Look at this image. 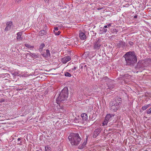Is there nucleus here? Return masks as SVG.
<instances>
[{"label":"nucleus","instance_id":"obj_18","mask_svg":"<svg viewBox=\"0 0 151 151\" xmlns=\"http://www.w3.org/2000/svg\"><path fill=\"white\" fill-rule=\"evenodd\" d=\"M45 46V45L44 43H42L40 45L39 47V50L40 51H42V50L44 47Z\"/></svg>","mask_w":151,"mask_h":151},{"label":"nucleus","instance_id":"obj_11","mask_svg":"<svg viewBox=\"0 0 151 151\" xmlns=\"http://www.w3.org/2000/svg\"><path fill=\"white\" fill-rule=\"evenodd\" d=\"M86 139L83 142V144H81L79 146L78 148L80 149H82L85 147V145L86 144L87 139V137L86 136Z\"/></svg>","mask_w":151,"mask_h":151},{"label":"nucleus","instance_id":"obj_8","mask_svg":"<svg viewBox=\"0 0 151 151\" xmlns=\"http://www.w3.org/2000/svg\"><path fill=\"white\" fill-rule=\"evenodd\" d=\"M101 46V44L99 41L95 42L94 45V49L95 50L99 49Z\"/></svg>","mask_w":151,"mask_h":151},{"label":"nucleus","instance_id":"obj_27","mask_svg":"<svg viewBox=\"0 0 151 151\" xmlns=\"http://www.w3.org/2000/svg\"><path fill=\"white\" fill-rule=\"evenodd\" d=\"M146 111L147 114H149L151 113V107L149 109L147 110Z\"/></svg>","mask_w":151,"mask_h":151},{"label":"nucleus","instance_id":"obj_22","mask_svg":"<svg viewBox=\"0 0 151 151\" xmlns=\"http://www.w3.org/2000/svg\"><path fill=\"white\" fill-rule=\"evenodd\" d=\"M108 122V120L107 119H106L105 118L104 121L103 123V126H105L106 125Z\"/></svg>","mask_w":151,"mask_h":151},{"label":"nucleus","instance_id":"obj_5","mask_svg":"<svg viewBox=\"0 0 151 151\" xmlns=\"http://www.w3.org/2000/svg\"><path fill=\"white\" fill-rule=\"evenodd\" d=\"M71 59V58L70 56L67 55L63 58L61 60V61L63 63L65 64L68 61L70 60Z\"/></svg>","mask_w":151,"mask_h":151},{"label":"nucleus","instance_id":"obj_34","mask_svg":"<svg viewBox=\"0 0 151 151\" xmlns=\"http://www.w3.org/2000/svg\"><path fill=\"white\" fill-rule=\"evenodd\" d=\"M22 138H19L17 139V140L18 141H19L21 140Z\"/></svg>","mask_w":151,"mask_h":151},{"label":"nucleus","instance_id":"obj_38","mask_svg":"<svg viewBox=\"0 0 151 151\" xmlns=\"http://www.w3.org/2000/svg\"><path fill=\"white\" fill-rule=\"evenodd\" d=\"M101 9V8H100V9H99V8H98V9H98V10H99V9Z\"/></svg>","mask_w":151,"mask_h":151},{"label":"nucleus","instance_id":"obj_9","mask_svg":"<svg viewBox=\"0 0 151 151\" xmlns=\"http://www.w3.org/2000/svg\"><path fill=\"white\" fill-rule=\"evenodd\" d=\"M79 37L81 39L84 40L86 39V36L84 33L80 31L79 33Z\"/></svg>","mask_w":151,"mask_h":151},{"label":"nucleus","instance_id":"obj_17","mask_svg":"<svg viewBox=\"0 0 151 151\" xmlns=\"http://www.w3.org/2000/svg\"><path fill=\"white\" fill-rule=\"evenodd\" d=\"M24 45L26 47L30 49V50H32L34 48V46H32L27 43L25 44Z\"/></svg>","mask_w":151,"mask_h":151},{"label":"nucleus","instance_id":"obj_16","mask_svg":"<svg viewBox=\"0 0 151 151\" xmlns=\"http://www.w3.org/2000/svg\"><path fill=\"white\" fill-rule=\"evenodd\" d=\"M114 116V115L113 114H107L105 117L106 119H107L108 121L109 120L111 119V118L113 117Z\"/></svg>","mask_w":151,"mask_h":151},{"label":"nucleus","instance_id":"obj_13","mask_svg":"<svg viewBox=\"0 0 151 151\" xmlns=\"http://www.w3.org/2000/svg\"><path fill=\"white\" fill-rule=\"evenodd\" d=\"M47 34V31L44 30H41L39 32V35L41 36H43L46 35Z\"/></svg>","mask_w":151,"mask_h":151},{"label":"nucleus","instance_id":"obj_28","mask_svg":"<svg viewBox=\"0 0 151 151\" xmlns=\"http://www.w3.org/2000/svg\"><path fill=\"white\" fill-rule=\"evenodd\" d=\"M5 101V99H4L2 98L0 99V103L4 102Z\"/></svg>","mask_w":151,"mask_h":151},{"label":"nucleus","instance_id":"obj_40","mask_svg":"<svg viewBox=\"0 0 151 151\" xmlns=\"http://www.w3.org/2000/svg\"><path fill=\"white\" fill-rule=\"evenodd\" d=\"M137 66L138 67L139 66L138 65H137Z\"/></svg>","mask_w":151,"mask_h":151},{"label":"nucleus","instance_id":"obj_36","mask_svg":"<svg viewBox=\"0 0 151 151\" xmlns=\"http://www.w3.org/2000/svg\"><path fill=\"white\" fill-rule=\"evenodd\" d=\"M137 16H134V18H137Z\"/></svg>","mask_w":151,"mask_h":151},{"label":"nucleus","instance_id":"obj_23","mask_svg":"<svg viewBox=\"0 0 151 151\" xmlns=\"http://www.w3.org/2000/svg\"><path fill=\"white\" fill-rule=\"evenodd\" d=\"M107 27V25H105L104 27V29L103 30V32H102V33H105L107 31V29H105V28H106Z\"/></svg>","mask_w":151,"mask_h":151},{"label":"nucleus","instance_id":"obj_3","mask_svg":"<svg viewBox=\"0 0 151 151\" xmlns=\"http://www.w3.org/2000/svg\"><path fill=\"white\" fill-rule=\"evenodd\" d=\"M70 142L72 145H77L80 142L81 138L77 133H71L68 137Z\"/></svg>","mask_w":151,"mask_h":151},{"label":"nucleus","instance_id":"obj_26","mask_svg":"<svg viewBox=\"0 0 151 151\" xmlns=\"http://www.w3.org/2000/svg\"><path fill=\"white\" fill-rule=\"evenodd\" d=\"M109 80V78L106 76H104L102 78V80L103 81H108Z\"/></svg>","mask_w":151,"mask_h":151},{"label":"nucleus","instance_id":"obj_24","mask_svg":"<svg viewBox=\"0 0 151 151\" xmlns=\"http://www.w3.org/2000/svg\"><path fill=\"white\" fill-rule=\"evenodd\" d=\"M65 76H66V77H71V74L68 73V72H66L65 73Z\"/></svg>","mask_w":151,"mask_h":151},{"label":"nucleus","instance_id":"obj_21","mask_svg":"<svg viewBox=\"0 0 151 151\" xmlns=\"http://www.w3.org/2000/svg\"><path fill=\"white\" fill-rule=\"evenodd\" d=\"M45 150L46 151H51V148L48 146H46L45 147Z\"/></svg>","mask_w":151,"mask_h":151},{"label":"nucleus","instance_id":"obj_15","mask_svg":"<svg viewBox=\"0 0 151 151\" xmlns=\"http://www.w3.org/2000/svg\"><path fill=\"white\" fill-rule=\"evenodd\" d=\"M150 106H151V104L147 105L146 104L144 106H142V109L144 111L147 109Z\"/></svg>","mask_w":151,"mask_h":151},{"label":"nucleus","instance_id":"obj_29","mask_svg":"<svg viewBox=\"0 0 151 151\" xmlns=\"http://www.w3.org/2000/svg\"><path fill=\"white\" fill-rule=\"evenodd\" d=\"M54 31H55V32H57L58 30V27H56L54 28Z\"/></svg>","mask_w":151,"mask_h":151},{"label":"nucleus","instance_id":"obj_33","mask_svg":"<svg viewBox=\"0 0 151 151\" xmlns=\"http://www.w3.org/2000/svg\"><path fill=\"white\" fill-rule=\"evenodd\" d=\"M111 24H109L107 25V26L108 27H110L111 26Z\"/></svg>","mask_w":151,"mask_h":151},{"label":"nucleus","instance_id":"obj_25","mask_svg":"<svg viewBox=\"0 0 151 151\" xmlns=\"http://www.w3.org/2000/svg\"><path fill=\"white\" fill-rule=\"evenodd\" d=\"M53 33L56 35H58L60 34V32L59 31L55 32V31H53Z\"/></svg>","mask_w":151,"mask_h":151},{"label":"nucleus","instance_id":"obj_31","mask_svg":"<svg viewBox=\"0 0 151 151\" xmlns=\"http://www.w3.org/2000/svg\"><path fill=\"white\" fill-rule=\"evenodd\" d=\"M129 45H131V46H132L133 45V42H129Z\"/></svg>","mask_w":151,"mask_h":151},{"label":"nucleus","instance_id":"obj_32","mask_svg":"<svg viewBox=\"0 0 151 151\" xmlns=\"http://www.w3.org/2000/svg\"><path fill=\"white\" fill-rule=\"evenodd\" d=\"M21 0H15V1L16 3H19L20 2Z\"/></svg>","mask_w":151,"mask_h":151},{"label":"nucleus","instance_id":"obj_35","mask_svg":"<svg viewBox=\"0 0 151 151\" xmlns=\"http://www.w3.org/2000/svg\"><path fill=\"white\" fill-rule=\"evenodd\" d=\"M47 26L46 25L45 26V29H47Z\"/></svg>","mask_w":151,"mask_h":151},{"label":"nucleus","instance_id":"obj_19","mask_svg":"<svg viewBox=\"0 0 151 151\" xmlns=\"http://www.w3.org/2000/svg\"><path fill=\"white\" fill-rule=\"evenodd\" d=\"M26 58L28 59L31 58V53H27L25 54Z\"/></svg>","mask_w":151,"mask_h":151},{"label":"nucleus","instance_id":"obj_7","mask_svg":"<svg viewBox=\"0 0 151 151\" xmlns=\"http://www.w3.org/2000/svg\"><path fill=\"white\" fill-rule=\"evenodd\" d=\"M101 131V129L100 128L96 129L93 132V137L96 138L100 133Z\"/></svg>","mask_w":151,"mask_h":151},{"label":"nucleus","instance_id":"obj_4","mask_svg":"<svg viewBox=\"0 0 151 151\" xmlns=\"http://www.w3.org/2000/svg\"><path fill=\"white\" fill-rule=\"evenodd\" d=\"M68 94V88L65 87L61 91L59 96L56 99L57 102L63 101L67 99Z\"/></svg>","mask_w":151,"mask_h":151},{"label":"nucleus","instance_id":"obj_37","mask_svg":"<svg viewBox=\"0 0 151 151\" xmlns=\"http://www.w3.org/2000/svg\"><path fill=\"white\" fill-rule=\"evenodd\" d=\"M87 95L88 96H90V94L89 93H87Z\"/></svg>","mask_w":151,"mask_h":151},{"label":"nucleus","instance_id":"obj_1","mask_svg":"<svg viewBox=\"0 0 151 151\" xmlns=\"http://www.w3.org/2000/svg\"><path fill=\"white\" fill-rule=\"evenodd\" d=\"M124 56L127 65H132L137 62V58L134 52H127Z\"/></svg>","mask_w":151,"mask_h":151},{"label":"nucleus","instance_id":"obj_39","mask_svg":"<svg viewBox=\"0 0 151 151\" xmlns=\"http://www.w3.org/2000/svg\"><path fill=\"white\" fill-rule=\"evenodd\" d=\"M83 68V66H81V68Z\"/></svg>","mask_w":151,"mask_h":151},{"label":"nucleus","instance_id":"obj_10","mask_svg":"<svg viewBox=\"0 0 151 151\" xmlns=\"http://www.w3.org/2000/svg\"><path fill=\"white\" fill-rule=\"evenodd\" d=\"M46 51V52H45L42 54L43 56L45 58L50 57V54L49 50H47Z\"/></svg>","mask_w":151,"mask_h":151},{"label":"nucleus","instance_id":"obj_30","mask_svg":"<svg viewBox=\"0 0 151 151\" xmlns=\"http://www.w3.org/2000/svg\"><path fill=\"white\" fill-rule=\"evenodd\" d=\"M77 68V67H74L73 68H72L70 70H75Z\"/></svg>","mask_w":151,"mask_h":151},{"label":"nucleus","instance_id":"obj_12","mask_svg":"<svg viewBox=\"0 0 151 151\" xmlns=\"http://www.w3.org/2000/svg\"><path fill=\"white\" fill-rule=\"evenodd\" d=\"M81 116L83 121H85L87 119V115L86 113L82 114L81 115Z\"/></svg>","mask_w":151,"mask_h":151},{"label":"nucleus","instance_id":"obj_20","mask_svg":"<svg viewBox=\"0 0 151 151\" xmlns=\"http://www.w3.org/2000/svg\"><path fill=\"white\" fill-rule=\"evenodd\" d=\"M31 58H36L37 57V55L35 53H31Z\"/></svg>","mask_w":151,"mask_h":151},{"label":"nucleus","instance_id":"obj_6","mask_svg":"<svg viewBox=\"0 0 151 151\" xmlns=\"http://www.w3.org/2000/svg\"><path fill=\"white\" fill-rule=\"evenodd\" d=\"M6 27L5 28V31H7L9 30L12 26V22H7L6 23Z\"/></svg>","mask_w":151,"mask_h":151},{"label":"nucleus","instance_id":"obj_14","mask_svg":"<svg viewBox=\"0 0 151 151\" xmlns=\"http://www.w3.org/2000/svg\"><path fill=\"white\" fill-rule=\"evenodd\" d=\"M22 34V33L21 32H19L17 33V39L18 40H22V37H21Z\"/></svg>","mask_w":151,"mask_h":151},{"label":"nucleus","instance_id":"obj_2","mask_svg":"<svg viewBox=\"0 0 151 151\" xmlns=\"http://www.w3.org/2000/svg\"><path fill=\"white\" fill-rule=\"evenodd\" d=\"M121 104V98L120 97L116 98L110 103V109L112 111H116L120 108Z\"/></svg>","mask_w":151,"mask_h":151}]
</instances>
